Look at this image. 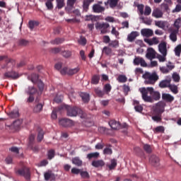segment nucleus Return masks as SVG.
Segmentation results:
<instances>
[{
  "mask_svg": "<svg viewBox=\"0 0 181 181\" xmlns=\"http://www.w3.org/2000/svg\"><path fill=\"white\" fill-rule=\"evenodd\" d=\"M141 97L145 103H153L160 100V93L156 91L153 87L142 88L140 89Z\"/></svg>",
  "mask_w": 181,
  "mask_h": 181,
  "instance_id": "f257e3e1",
  "label": "nucleus"
},
{
  "mask_svg": "<svg viewBox=\"0 0 181 181\" xmlns=\"http://www.w3.org/2000/svg\"><path fill=\"white\" fill-rule=\"evenodd\" d=\"M143 78L146 80V84H151V86H153L159 80V76L156 73L150 74L149 72H146L143 75Z\"/></svg>",
  "mask_w": 181,
  "mask_h": 181,
  "instance_id": "f03ea898",
  "label": "nucleus"
},
{
  "mask_svg": "<svg viewBox=\"0 0 181 181\" xmlns=\"http://www.w3.org/2000/svg\"><path fill=\"white\" fill-rule=\"evenodd\" d=\"M64 108L66 110L67 117H77L78 115V111H80V107L76 106H70L65 105Z\"/></svg>",
  "mask_w": 181,
  "mask_h": 181,
  "instance_id": "7ed1b4c3",
  "label": "nucleus"
},
{
  "mask_svg": "<svg viewBox=\"0 0 181 181\" xmlns=\"http://www.w3.org/2000/svg\"><path fill=\"white\" fill-rule=\"evenodd\" d=\"M16 173L20 176H23L26 180H30V170L28 168L23 167L21 169H18L16 171Z\"/></svg>",
  "mask_w": 181,
  "mask_h": 181,
  "instance_id": "20e7f679",
  "label": "nucleus"
},
{
  "mask_svg": "<svg viewBox=\"0 0 181 181\" xmlns=\"http://www.w3.org/2000/svg\"><path fill=\"white\" fill-rule=\"evenodd\" d=\"M108 28H110V24L107 23H96L95 29L97 30H100L102 35H105L108 32Z\"/></svg>",
  "mask_w": 181,
  "mask_h": 181,
  "instance_id": "39448f33",
  "label": "nucleus"
},
{
  "mask_svg": "<svg viewBox=\"0 0 181 181\" xmlns=\"http://www.w3.org/2000/svg\"><path fill=\"white\" fill-rule=\"evenodd\" d=\"M59 124L64 128H70L71 127H74V122L67 118H63L59 119Z\"/></svg>",
  "mask_w": 181,
  "mask_h": 181,
  "instance_id": "423d86ee",
  "label": "nucleus"
},
{
  "mask_svg": "<svg viewBox=\"0 0 181 181\" xmlns=\"http://www.w3.org/2000/svg\"><path fill=\"white\" fill-rule=\"evenodd\" d=\"M162 100L164 103H167L168 104H172L173 102L175 101V96L170 95V93H162Z\"/></svg>",
  "mask_w": 181,
  "mask_h": 181,
  "instance_id": "0eeeda50",
  "label": "nucleus"
},
{
  "mask_svg": "<svg viewBox=\"0 0 181 181\" xmlns=\"http://www.w3.org/2000/svg\"><path fill=\"white\" fill-rule=\"evenodd\" d=\"M134 64H135V66H139L140 64L141 67H148V64H146L145 59L141 57H136L134 59Z\"/></svg>",
  "mask_w": 181,
  "mask_h": 181,
  "instance_id": "6e6552de",
  "label": "nucleus"
},
{
  "mask_svg": "<svg viewBox=\"0 0 181 181\" xmlns=\"http://www.w3.org/2000/svg\"><path fill=\"white\" fill-rule=\"evenodd\" d=\"M19 77V74L15 71H7L4 73L3 78H12L13 80H16Z\"/></svg>",
  "mask_w": 181,
  "mask_h": 181,
  "instance_id": "1a4fd4ad",
  "label": "nucleus"
},
{
  "mask_svg": "<svg viewBox=\"0 0 181 181\" xmlns=\"http://www.w3.org/2000/svg\"><path fill=\"white\" fill-rule=\"evenodd\" d=\"M149 163L152 166H155L156 168H158L160 165V160L159 159V157L153 155L149 158Z\"/></svg>",
  "mask_w": 181,
  "mask_h": 181,
  "instance_id": "9d476101",
  "label": "nucleus"
},
{
  "mask_svg": "<svg viewBox=\"0 0 181 181\" xmlns=\"http://www.w3.org/2000/svg\"><path fill=\"white\" fill-rule=\"evenodd\" d=\"M92 11L94 13H103L104 11H105V7L100 5V4H93L92 6Z\"/></svg>",
  "mask_w": 181,
  "mask_h": 181,
  "instance_id": "9b49d317",
  "label": "nucleus"
},
{
  "mask_svg": "<svg viewBox=\"0 0 181 181\" xmlns=\"http://www.w3.org/2000/svg\"><path fill=\"white\" fill-rule=\"evenodd\" d=\"M165 111V103L163 102H159L155 109V112L158 115H161Z\"/></svg>",
  "mask_w": 181,
  "mask_h": 181,
  "instance_id": "f8f14e48",
  "label": "nucleus"
},
{
  "mask_svg": "<svg viewBox=\"0 0 181 181\" xmlns=\"http://www.w3.org/2000/svg\"><path fill=\"white\" fill-rule=\"evenodd\" d=\"M152 16L156 18V19L163 18V11H162V10L159 9L158 8H156L153 10Z\"/></svg>",
  "mask_w": 181,
  "mask_h": 181,
  "instance_id": "ddd939ff",
  "label": "nucleus"
},
{
  "mask_svg": "<svg viewBox=\"0 0 181 181\" xmlns=\"http://www.w3.org/2000/svg\"><path fill=\"white\" fill-rule=\"evenodd\" d=\"M146 57L148 60L155 59V57H156V52H155V49H153V48H148L147 49V53L146 54Z\"/></svg>",
  "mask_w": 181,
  "mask_h": 181,
  "instance_id": "4468645a",
  "label": "nucleus"
},
{
  "mask_svg": "<svg viewBox=\"0 0 181 181\" xmlns=\"http://www.w3.org/2000/svg\"><path fill=\"white\" fill-rule=\"evenodd\" d=\"M155 25L158 26V28H160V29H168V28H169V23L168 21H155Z\"/></svg>",
  "mask_w": 181,
  "mask_h": 181,
  "instance_id": "2eb2a0df",
  "label": "nucleus"
},
{
  "mask_svg": "<svg viewBox=\"0 0 181 181\" xmlns=\"http://www.w3.org/2000/svg\"><path fill=\"white\" fill-rule=\"evenodd\" d=\"M158 50L161 54H168L165 42H162L158 45Z\"/></svg>",
  "mask_w": 181,
  "mask_h": 181,
  "instance_id": "dca6fc26",
  "label": "nucleus"
},
{
  "mask_svg": "<svg viewBox=\"0 0 181 181\" xmlns=\"http://www.w3.org/2000/svg\"><path fill=\"white\" fill-rule=\"evenodd\" d=\"M21 125H22V120L21 119H17L15 120L10 126H8L11 129H14V131H16V129H19L21 128Z\"/></svg>",
  "mask_w": 181,
  "mask_h": 181,
  "instance_id": "f3484780",
  "label": "nucleus"
},
{
  "mask_svg": "<svg viewBox=\"0 0 181 181\" xmlns=\"http://www.w3.org/2000/svg\"><path fill=\"white\" fill-rule=\"evenodd\" d=\"M141 33L142 36H144L145 37H151V36H153V30L148 28L142 29Z\"/></svg>",
  "mask_w": 181,
  "mask_h": 181,
  "instance_id": "a211bd4d",
  "label": "nucleus"
},
{
  "mask_svg": "<svg viewBox=\"0 0 181 181\" xmlns=\"http://www.w3.org/2000/svg\"><path fill=\"white\" fill-rule=\"evenodd\" d=\"M170 81H172V79L170 78L161 81L159 83L160 88H169Z\"/></svg>",
  "mask_w": 181,
  "mask_h": 181,
  "instance_id": "6ab92c4d",
  "label": "nucleus"
},
{
  "mask_svg": "<svg viewBox=\"0 0 181 181\" xmlns=\"http://www.w3.org/2000/svg\"><path fill=\"white\" fill-rule=\"evenodd\" d=\"M139 36V33L138 31H132L128 36H127V40L128 42H134L136 37Z\"/></svg>",
  "mask_w": 181,
  "mask_h": 181,
  "instance_id": "aec40b11",
  "label": "nucleus"
},
{
  "mask_svg": "<svg viewBox=\"0 0 181 181\" xmlns=\"http://www.w3.org/2000/svg\"><path fill=\"white\" fill-rule=\"evenodd\" d=\"M105 165V162L103 160H96L92 162V166L94 168H103Z\"/></svg>",
  "mask_w": 181,
  "mask_h": 181,
  "instance_id": "412c9836",
  "label": "nucleus"
},
{
  "mask_svg": "<svg viewBox=\"0 0 181 181\" xmlns=\"http://www.w3.org/2000/svg\"><path fill=\"white\" fill-rule=\"evenodd\" d=\"M36 93H37V89L34 86H28L25 90V94H28V95H35Z\"/></svg>",
  "mask_w": 181,
  "mask_h": 181,
  "instance_id": "4be33fe9",
  "label": "nucleus"
},
{
  "mask_svg": "<svg viewBox=\"0 0 181 181\" xmlns=\"http://www.w3.org/2000/svg\"><path fill=\"white\" fill-rule=\"evenodd\" d=\"M94 0H84L83 3V9L85 12H87L90 8V4H93Z\"/></svg>",
  "mask_w": 181,
  "mask_h": 181,
  "instance_id": "5701e85b",
  "label": "nucleus"
},
{
  "mask_svg": "<svg viewBox=\"0 0 181 181\" xmlns=\"http://www.w3.org/2000/svg\"><path fill=\"white\" fill-rule=\"evenodd\" d=\"M133 104L134 105V110L135 111H136V112H141L142 111H144V107L139 105V101L134 100Z\"/></svg>",
  "mask_w": 181,
  "mask_h": 181,
  "instance_id": "b1692460",
  "label": "nucleus"
},
{
  "mask_svg": "<svg viewBox=\"0 0 181 181\" xmlns=\"http://www.w3.org/2000/svg\"><path fill=\"white\" fill-rule=\"evenodd\" d=\"M109 125L112 128V129H119L120 124L119 122L115 120H110L109 122Z\"/></svg>",
  "mask_w": 181,
  "mask_h": 181,
  "instance_id": "393cba45",
  "label": "nucleus"
},
{
  "mask_svg": "<svg viewBox=\"0 0 181 181\" xmlns=\"http://www.w3.org/2000/svg\"><path fill=\"white\" fill-rule=\"evenodd\" d=\"M28 80L32 81V83H33V84H36V83H37V81H40V80H39V75L36 74H32L31 75L28 76Z\"/></svg>",
  "mask_w": 181,
  "mask_h": 181,
  "instance_id": "a878e982",
  "label": "nucleus"
},
{
  "mask_svg": "<svg viewBox=\"0 0 181 181\" xmlns=\"http://www.w3.org/2000/svg\"><path fill=\"white\" fill-rule=\"evenodd\" d=\"M10 118H19V110L18 109L13 110L8 113Z\"/></svg>",
  "mask_w": 181,
  "mask_h": 181,
  "instance_id": "bb28decb",
  "label": "nucleus"
},
{
  "mask_svg": "<svg viewBox=\"0 0 181 181\" xmlns=\"http://www.w3.org/2000/svg\"><path fill=\"white\" fill-rule=\"evenodd\" d=\"M44 177L45 180H49L51 179L52 180H56V175L54 174L51 173H45L44 174Z\"/></svg>",
  "mask_w": 181,
  "mask_h": 181,
  "instance_id": "cd10ccee",
  "label": "nucleus"
},
{
  "mask_svg": "<svg viewBox=\"0 0 181 181\" xmlns=\"http://www.w3.org/2000/svg\"><path fill=\"white\" fill-rule=\"evenodd\" d=\"M102 53H104L106 56H112V49L109 47H104Z\"/></svg>",
  "mask_w": 181,
  "mask_h": 181,
  "instance_id": "c85d7f7f",
  "label": "nucleus"
},
{
  "mask_svg": "<svg viewBox=\"0 0 181 181\" xmlns=\"http://www.w3.org/2000/svg\"><path fill=\"white\" fill-rule=\"evenodd\" d=\"M61 54L65 59H70V57L72 56V52L70 50H64L61 52Z\"/></svg>",
  "mask_w": 181,
  "mask_h": 181,
  "instance_id": "c756f323",
  "label": "nucleus"
},
{
  "mask_svg": "<svg viewBox=\"0 0 181 181\" xmlns=\"http://www.w3.org/2000/svg\"><path fill=\"white\" fill-rule=\"evenodd\" d=\"M100 75H93L91 78V84L97 85L100 83Z\"/></svg>",
  "mask_w": 181,
  "mask_h": 181,
  "instance_id": "7c9ffc66",
  "label": "nucleus"
},
{
  "mask_svg": "<svg viewBox=\"0 0 181 181\" xmlns=\"http://www.w3.org/2000/svg\"><path fill=\"white\" fill-rule=\"evenodd\" d=\"M177 30H174L170 34V39L172 42H176L177 40Z\"/></svg>",
  "mask_w": 181,
  "mask_h": 181,
  "instance_id": "2f4dec72",
  "label": "nucleus"
},
{
  "mask_svg": "<svg viewBox=\"0 0 181 181\" xmlns=\"http://www.w3.org/2000/svg\"><path fill=\"white\" fill-rule=\"evenodd\" d=\"M72 163L76 165V166H81L83 161L78 157H75L72 159Z\"/></svg>",
  "mask_w": 181,
  "mask_h": 181,
  "instance_id": "473e14b6",
  "label": "nucleus"
},
{
  "mask_svg": "<svg viewBox=\"0 0 181 181\" xmlns=\"http://www.w3.org/2000/svg\"><path fill=\"white\" fill-rule=\"evenodd\" d=\"M94 92L96 94V95H98V97H100V98L104 97L105 94L104 90H101L100 88H95Z\"/></svg>",
  "mask_w": 181,
  "mask_h": 181,
  "instance_id": "72a5a7b5",
  "label": "nucleus"
},
{
  "mask_svg": "<svg viewBox=\"0 0 181 181\" xmlns=\"http://www.w3.org/2000/svg\"><path fill=\"white\" fill-rule=\"evenodd\" d=\"M109 46L110 47H113L114 49H117V47H119V41L117 40H112L109 42Z\"/></svg>",
  "mask_w": 181,
  "mask_h": 181,
  "instance_id": "f704fd0d",
  "label": "nucleus"
},
{
  "mask_svg": "<svg viewBox=\"0 0 181 181\" xmlns=\"http://www.w3.org/2000/svg\"><path fill=\"white\" fill-rule=\"evenodd\" d=\"M81 97L83 103H88L90 101V95L88 93H81Z\"/></svg>",
  "mask_w": 181,
  "mask_h": 181,
  "instance_id": "c9c22d12",
  "label": "nucleus"
},
{
  "mask_svg": "<svg viewBox=\"0 0 181 181\" xmlns=\"http://www.w3.org/2000/svg\"><path fill=\"white\" fill-rule=\"evenodd\" d=\"M169 90H170V91L173 93V94H177V93H179V90L177 89V86L176 85H173V84H170L168 86Z\"/></svg>",
  "mask_w": 181,
  "mask_h": 181,
  "instance_id": "e433bc0d",
  "label": "nucleus"
},
{
  "mask_svg": "<svg viewBox=\"0 0 181 181\" xmlns=\"http://www.w3.org/2000/svg\"><path fill=\"white\" fill-rule=\"evenodd\" d=\"M117 160L115 159H112L110 161V164L108 165V168L110 169V170H114V169H115V168H117Z\"/></svg>",
  "mask_w": 181,
  "mask_h": 181,
  "instance_id": "4c0bfd02",
  "label": "nucleus"
},
{
  "mask_svg": "<svg viewBox=\"0 0 181 181\" xmlns=\"http://www.w3.org/2000/svg\"><path fill=\"white\" fill-rule=\"evenodd\" d=\"M99 157H100V153L98 152L90 153L87 155L88 159H93V158L94 159H97Z\"/></svg>",
  "mask_w": 181,
  "mask_h": 181,
  "instance_id": "58836bf2",
  "label": "nucleus"
},
{
  "mask_svg": "<svg viewBox=\"0 0 181 181\" xmlns=\"http://www.w3.org/2000/svg\"><path fill=\"white\" fill-rule=\"evenodd\" d=\"M56 155V151L53 149H50L47 151V158L49 160H52L53 158H54V156Z\"/></svg>",
  "mask_w": 181,
  "mask_h": 181,
  "instance_id": "ea45409f",
  "label": "nucleus"
},
{
  "mask_svg": "<svg viewBox=\"0 0 181 181\" xmlns=\"http://www.w3.org/2000/svg\"><path fill=\"white\" fill-rule=\"evenodd\" d=\"M80 71V69L78 67L71 69H68V76H74V74H77Z\"/></svg>",
  "mask_w": 181,
  "mask_h": 181,
  "instance_id": "a19ab883",
  "label": "nucleus"
},
{
  "mask_svg": "<svg viewBox=\"0 0 181 181\" xmlns=\"http://www.w3.org/2000/svg\"><path fill=\"white\" fill-rule=\"evenodd\" d=\"M174 28H175V30H177V32H179V29H180L181 28V19L180 18H177L175 20V23H174Z\"/></svg>",
  "mask_w": 181,
  "mask_h": 181,
  "instance_id": "79ce46f5",
  "label": "nucleus"
},
{
  "mask_svg": "<svg viewBox=\"0 0 181 181\" xmlns=\"http://www.w3.org/2000/svg\"><path fill=\"white\" fill-rule=\"evenodd\" d=\"M42 110H43V105H42V103H38L37 105L35 106L33 112L35 113L40 112Z\"/></svg>",
  "mask_w": 181,
  "mask_h": 181,
  "instance_id": "37998d69",
  "label": "nucleus"
},
{
  "mask_svg": "<svg viewBox=\"0 0 181 181\" xmlns=\"http://www.w3.org/2000/svg\"><path fill=\"white\" fill-rule=\"evenodd\" d=\"M152 13V8L149 6H146L144 11V15L145 16H149Z\"/></svg>",
  "mask_w": 181,
  "mask_h": 181,
  "instance_id": "c03bdc74",
  "label": "nucleus"
},
{
  "mask_svg": "<svg viewBox=\"0 0 181 181\" xmlns=\"http://www.w3.org/2000/svg\"><path fill=\"white\" fill-rule=\"evenodd\" d=\"M57 2V8L58 9H62V8H64V5L66 4L64 3V0H56Z\"/></svg>",
  "mask_w": 181,
  "mask_h": 181,
  "instance_id": "a18cd8bd",
  "label": "nucleus"
},
{
  "mask_svg": "<svg viewBox=\"0 0 181 181\" xmlns=\"http://www.w3.org/2000/svg\"><path fill=\"white\" fill-rule=\"evenodd\" d=\"M161 54L157 55V59H158L160 63H163V62H166V56L168 54Z\"/></svg>",
  "mask_w": 181,
  "mask_h": 181,
  "instance_id": "49530a36",
  "label": "nucleus"
},
{
  "mask_svg": "<svg viewBox=\"0 0 181 181\" xmlns=\"http://www.w3.org/2000/svg\"><path fill=\"white\" fill-rule=\"evenodd\" d=\"M64 42L63 38H56L51 41L52 45H60Z\"/></svg>",
  "mask_w": 181,
  "mask_h": 181,
  "instance_id": "de8ad7c7",
  "label": "nucleus"
},
{
  "mask_svg": "<svg viewBox=\"0 0 181 181\" xmlns=\"http://www.w3.org/2000/svg\"><path fill=\"white\" fill-rule=\"evenodd\" d=\"M144 150L146 153H152V146L149 144H144Z\"/></svg>",
  "mask_w": 181,
  "mask_h": 181,
  "instance_id": "09e8293b",
  "label": "nucleus"
},
{
  "mask_svg": "<svg viewBox=\"0 0 181 181\" xmlns=\"http://www.w3.org/2000/svg\"><path fill=\"white\" fill-rule=\"evenodd\" d=\"M110 1V7L114 9L118 5V2H119V0H109Z\"/></svg>",
  "mask_w": 181,
  "mask_h": 181,
  "instance_id": "8fccbe9b",
  "label": "nucleus"
},
{
  "mask_svg": "<svg viewBox=\"0 0 181 181\" xmlns=\"http://www.w3.org/2000/svg\"><path fill=\"white\" fill-rule=\"evenodd\" d=\"M45 6H46L47 8L48 9V11H52L54 8L53 1L47 0V1L45 2Z\"/></svg>",
  "mask_w": 181,
  "mask_h": 181,
  "instance_id": "3c124183",
  "label": "nucleus"
},
{
  "mask_svg": "<svg viewBox=\"0 0 181 181\" xmlns=\"http://www.w3.org/2000/svg\"><path fill=\"white\" fill-rule=\"evenodd\" d=\"M112 31H111L112 35H114L117 39H119V32H118V30H117L115 27L112 26Z\"/></svg>",
  "mask_w": 181,
  "mask_h": 181,
  "instance_id": "603ef678",
  "label": "nucleus"
},
{
  "mask_svg": "<svg viewBox=\"0 0 181 181\" xmlns=\"http://www.w3.org/2000/svg\"><path fill=\"white\" fill-rule=\"evenodd\" d=\"M44 136H45V132H43L42 130H40L38 132V135H37V141H38V142H42Z\"/></svg>",
  "mask_w": 181,
  "mask_h": 181,
  "instance_id": "864d4df0",
  "label": "nucleus"
},
{
  "mask_svg": "<svg viewBox=\"0 0 181 181\" xmlns=\"http://www.w3.org/2000/svg\"><path fill=\"white\" fill-rule=\"evenodd\" d=\"M175 56H177V57H180V53H181V44L178 45L175 48Z\"/></svg>",
  "mask_w": 181,
  "mask_h": 181,
  "instance_id": "5fc2aeb1",
  "label": "nucleus"
},
{
  "mask_svg": "<svg viewBox=\"0 0 181 181\" xmlns=\"http://www.w3.org/2000/svg\"><path fill=\"white\" fill-rule=\"evenodd\" d=\"M103 155H112V148L106 147L103 150Z\"/></svg>",
  "mask_w": 181,
  "mask_h": 181,
  "instance_id": "6e6d98bb",
  "label": "nucleus"
},
{
  "mask_svg": "<svg viewBox=\"0 0 181 181\" xmlns=\"http://www.w3.org/2000/svg\"><path fill=\"white\" fill-rule=\"evenodd\" d=\"M117 80L119 83H127V81L128 80V78H127V76L124 75H120L118 76Z\"/></svg>",
  "mask_w": 181,
  "mask_h": 181,
  "instance_id": "4d7b16f0",
  "label": "nucleus"
},
{
  "mask_svg": "<svg viewBox=\"0 0 181 181\" xmlns=\"http://www.w3.org/2000/svg\"><path fill=\"white\" fill-rule=\"evenodd\" d=\"M77 2V0H67L66 5L69 8H74V4Z\"/></svg>",
  "mask_w": 181,
  "mask_h": 181,
  "instance_id": "13d9d810",
  "label": "nucleus"
},
{
  "mask_svg": "<svg viewBox=\"0 0 181 181\" xmlns=\"http://www.w3.org/2000/svg\"><path fill=\"white\" fill-rule=\"evenodd\" d=\"M112 88L111 87V85L109 83H107L105 85L103 90H104V91H105L106 94H108L109 93L111 92Z\"/></svg>",
  "mask_w": 181,
  "mask_h": 181,
  "instance_id": "bf43d9fd",
  "label": "nucleus"
},
{
  "mask_svg": "<svg viewBox=\"0 0 181 181\" xmlns=\"http://www.w3.org/2000/svg\"><path fill=\"white\" fill-rule=\"evenodd\" d=\"M79 45H81L82 46H86L87 45V39H86L84 37L81 36V38L78 40Z\"/></svg>",
  "mask_w": 181,
  "mask_h": 181,
  "instance_id": "052dcab7",
  "label": "nucleus"
},
{
  "mask_svg": "<svg viewBox=\"0 0 181 181\" xmlns=\"http://www.w3.org/2000/svg\"><path fill=\"white\" fill-rule=\"evenodd\" d=\"M35 25H37V22L36 21H30L28 22V28L30 29V30H33V29H35Z\"/></svg>",
  "mask_w": 181,
  "mask_h": 181,
  "instance_id": "680f3d73",
  "label": "nucleus"
},
{
  "mask_svg": "<svg viewBox=\"0 0 181 181\" xmlns=\"http://www.w3.org/2000/svg\"><path fill=\"white\" fill-rule=\"evenodd\" d=\"M28 139H29L28 146H32V145H33V144H35V135L34 134L30 135Z\"/></svg>",
  "mask_w": 181,
  "mask_h": 181,
  "instance_id": "e2e57ef3",
  "label": "nucleus"
},
{
  "mask_svg": "<svg viewBox=\"0 0 181 181\" xmlns=\"http://www.w3.org/2000/svg\"><path fill=\"white\" fill-rule=\"evenodd\" d=\"M20 46H28L29 45V41L25 39H21L18 42Z\"/></svg>",
  "mask_w": 181,
  "mask_h": 181,
  "instance_id": "0e129e2a",
  "label": "nucleus"
},
{
  "mask_svg": "<svg viewBox=\"0 0 181 181\" xmlns=\"http://www.w3.org/2000/svg\"><path fill=\"white\" fill-rule=\"evenodd\" d=\"M78 115H80L81 118H82L83 119H87V118H88L87 113H86L81 109H80V111H78Z\"/></svg>",
  "mask_w": 181,
  "mask_h": 181,
  "instance_id": "69168bd1",
  "label": "nucleus"
},
{
  "mask_svg": "<svg viewBox=\"0 0 181 181\" xmlns=\"http://www.w3.org/2000/svg\"><path fill=\"white\" fill-rule=\"evenodd\" d=\"M145 8V6L144 4H139L137 6V9L139 12V15H144V9Z\"/></svg>",
  "mask_w": 181,
  "mask_h": 181,
  "instance_id": "338daca9",
  "label": "nucleus"
},
{
  "mask_svg": "<svg viewBox=\"0 0 181 181\" xmlns=\"http://www.w3.org/2000/svg\"><path fill=\"white\" fill-rule=\"evenodd\" d=\"M37 84V87L40 90V91H42L45 88V83H43L40 80L36 83Z\"/></svg>",
  "mask_w": 181,
  "mask_h": 181,
  "instance_id": "774afa93",
  "label": "nucleus"
}]
</instances>
